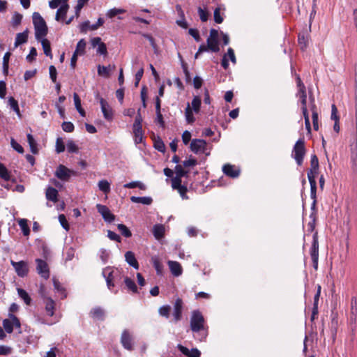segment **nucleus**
Segmentation results:
<instances>
[{"label": "nucleus", "instance_id": "obj_1", "mask_svg": "<svg viewBox=\"0 0 357 357\" xmlns=\"http://www.w3.org/2000/svg\"><path fill=\"white\" fill-rule=\"evenodd\" d=\"M33 23L35 28L36 38L39 40L47 33L46 22L38 13H34L33 14Z\"/></svg>", "mask_w": 357, "mask_h": 357}, {"label": "nucleus", "instance_id": "obj_2", "mask_svg": "<svg viewBox=\"0 0 357 357\" xmlns=\"http://www.w3.org/2000/svg\"><path fill=\"white\" fill-rule=\"evenodd\" d=\"M306 149L304 139H299L294 144L292 151V157L294 158L298 165H302Z\"/></svg>", "mask_w": 357, "mask_h": 357}, {"label": "nucleus", "instance_id": "obj_3", "mask_svg": "<svg viewBox=\"0 0 357 357\" xmlns=\"http://www.w3.org/2000/svg\"><path fill=\"white\" fill-rule=\"evenodd\" d=\"M190 328L194 333H198L204 329V319L202 313L198 310H194L192 312Z\"/></svg>", "mask_w": 357, "mask_h": 357}, {"label": "nucleus", "instance_id": "obj_4", "mask_svg": "<svg viewBox=\"0 0 357 357\" xmlns=\"http://www.w3.org/2000/svg\"><path fill=\"white\" fill-rule=\"evenodd\" d=\"M54 175L63 181H68L70 177L77 175V173L63 165H59L55 171Z\"/></svg>", "mask_w": 357, "mask_h": 357}, {"label": "nucleus", "instance_id": "obj_5", "mask_svg": "<svg viewBox=\"0 0 357 357\" xmlns=\"http://www.w3.org/2000/svg\"><path fill=\"white\" fill-rule=\"evenodd\" d=\"M207 44L209 50L213 52H218L220 51L219 43H218V31L215 29H212L210 31V35L207 38Z\"/></svg>", "mask_w": 357, "mask_h": 357}, {"label": "nucleus", "instance_id": "obj_6", "mask_svg": "<svg viewBox=\"0 0 357 357\" xmlns=\"http://www.w3.org/2000/svg\"><path fill=\"white\" fill-rule=\"evenodd\" d=\"M10 264L15 268V271L18 276L23 278L27 275L29 268L26 261H20L15 262L13 260H10Z\"/></svg>", "mask_w": 357, "mask_h": 357}, {"label": "nucleus", "instance_id": "obj_7", "mask_svg": "<svg viewBox=\"0 0 357 357\" xmlns=\"http://www.w3.org/2000/svg\"><path fill=\"white\" fill-rule=\"evenodd\" d=\"M119 273L118 269H112L110 267H107L102 270V274L103 277L106 280L107 286V287L111 289L112 287L114 286V283L112 282L114 276L116 275Z\"/></svg>", "mask_w": 357, "mask_h": 357}, {"label": "nucleus", "instance_id": "obj_8", "mask_svg": "<svg viewBox=\"0 0 357 357\" xmlns=\"http://www.w3.org/2000/svg\"><path fill=\"white\" fill-rule=\"evenodd\" d=\"M97 98L99 99L101 110L103 114L104 118L107 121L112 120L113 112L112 107L109 106L108 102L105 99L99 97V95H97Z\"/></svg>", "mask_w": 357, "mask_h": 357}, {"label": "nucleus", "instance_id": "obj_9", "mask_svg": "<svg viewBox=\"0 0 357 357\" xmlns=\"http://www.w3.org/2000/svg\"><path fill=\"white\" fill-rule=\"evenodd\" d=\"M96 208L105 221L112 222L114 220L115 215L111 213L107 206L102 204H97Z\"/></svg>", "mask_w": 357, "mask_h": 357}, {"label": "nucleus", "instance_id": "obj_10", "mask_svg": "<svg viewBox=\"0 0 357 357\" xmlns=\"http://www.w3.org/2000/svg\"><path fill=\"white\" fill-rule=\"evenodd\" d=\"M121 342L123 347L129 351L133 349L132 336L128 330H124L121 334Z\"/></svg>", "mask_w": 357, "mask_h": 357}, {"label": "nucleus", "instance_id": "obj_11", "mask_svg": "<svg viewBox=\"0 0 357 357\" xmlns=\"http://www.w3.org/2000/svg\"><path fill=\"white\" fill-rule=\"evenodd\" d=\"M206 147V142L203 139H193L190 143V149L195 153H204Z\"/></svg>", "mask_w": 357, "mask_h": 357}, {"label": "nucleus", "instance_id": "obj_12", "mask_svg": "<svg viewBox=\"0 0 357 357\" xmlns=\"http://www.w3.org/2000/svg\"><path fill=\"white\" fill-rule=\"evenodd\" d=\"M36 262L37 264L36 269L38 273L45 279H47L50 276V271L47 264L45 261L40 259H36Z\"/></svg>", "mask_w": 357, "mask_h": 357}, {"label": "nucleus", "instance_id": "obj_13", "mask_svg": "<svg viewBox=\"0 0 357 357\" xmlns=\"http://www.w3.org/2000/svg\"><path fill=\"white\" fill-rule=\"evenodd\" d=\"M183 301L180 298H177L174 304L173 316L176 322L181 319L182 310H183Z\"/></svg>", "mask_w": 357, "mask_h": 357}, {"label": "nucleus", "instance_id": "obj_14", "mask_svg": "<svg viewBox=\"0 0 357 357\" xmlns=\"http://www.w3.org/2000/svg\"><path fill=\"white\" fill-rule=\"evenodd\" d=\"M311 258L313 261V266L315 269L318 266V257H319V245L317 240H314L311 250H310Z\"/></svg>", "mask_w": 357, "mask_h": 357}, {"label": "nucleus", "instance_id": "obj_15", "mask_svg": "<svg viewBox=\"0 0 357 357\" xmlns=\"http://www.w3.org/2000/svg\"><path fill=\"white\" fill-rule=\"evenodd\" d=\"M177 348L183 354L188 357H200L201 356V352L196 348L189 350L187 347L180 344L177 345Z\"/></svg>", "mask_w": 357, "mask_h": 357}, {"label": "nucleus", "instance_id": "obj_16", "mask_svg": "<svg viewBox=\"0 0 357 357\" xmlns=\"http://www.w3.org/2000/svg\"><path fill=\"white\" fill-rule=\"evenodd\" d=\"M224 174L231 178H237L239 176L240 170L236 169L234 165L227 164L222 167Z\"/></svg>", "mask_w": 357, "mask_h": 357}, {"label": "nucleus", "instance_id": "obj_17", "mask_svg": "<svg viewBox=\"0 0 357 357\" xmlns=\"http://www.w3.org/2000/svg\"><path fill=\"white\" fill-rule=\"evenodd\" d=\"M167 264L174 276H180L183 273L181 265L176 261H168Z\"/></svg>", "mask_w": 357, "mask_h": 357}, {"label": "nucleus", "instance_id": "obj_18", "mask_svg": "<svg viewBox=\"0 0 357 357\" xmlns=\"http://www.w3.org/2000/svg\"><path fill=\"white\" fill-rule=\"evenodd\" d=\"M311 168L307 172V174L311 173L310 176H316L318 174L319 169V160L316 155H312L310 160Z\"/></svg>", "mask_w": 357, "mask_h": 357}, {"label": "nucleus", "instance_id": "obj_19", "mask_svg": "<svg viewBox=\"0 0 357 357\" xmlns=\"http://www.w3.org/2000/svg\"><path fill=\"white\" fill-rule=\"evenodd\" d=\"M125 259L126 262L135 269H139V264L135 258L134 253L131 251H128L125 254Z\"/></svg>", "mask_w": 357, "mask_h": 357}, {"label": "nucleus", "instance_id": "obj_20", "mask_svg": "<svg viewBox=\"0 0 357 357\" xmlns=\"http://www.w3.org/2000/svg\"><path fill=\"white\" fill-rule=\"evenodd\" d=\"M68 9L69 5L68 3L62 4L56 11L55 20L56 21L64 20Z\"/></svg>", "mask_w": 357, "mask_h": 357}, {"label": "nucleus", "instance_id": "obj_21", "mask_svg": "<svg viewBox=\"0 0 357 357\" xmlns=\"http://www.w3.org/2000/svg\"><path fill=\"white\" fill-rule=\"evenodd\" d=\"M45 311L48 316L52 317L54 314L55 303L51 298L44 300Z\"/></svg>", "mask_w": 357, "mask_h": 357}, {"label": "nucleus", "instance_id": "obj_22", "mask_svg": "<svg viewBox=\"0 0 357 357\" xmlns=\"http://www.w3.org/2000/svg\"><path fill=\"white\" fill-rule=\"evenodd\" d=\"M115 69V66L109 65L107 66H102L99 65L98 66V74L100 76L108 77L110 75L112 70Z\"/></svg>", "mask_w": 357, "mask_h": 357}, {"label": "nucleus", "instance_id": "obj_23", "mask_svg": "<svg viewBox=\"0 0 357 357\" xmlns=\"http://www.w3.org/2000/svg\"><path fill=\"white\" fill-rule=\"evenodd\" d=\"M45 195L47 200L54 203L58 201V191L53 187L50 186L47 188Z\"/></svg>", "mask_w": 357, "mask_h": 357}, {"label": "nucleus", "instance_id": "obj_24", "mask_svg": "<svg viewBox=\"0 0 357 357\" xmlns=\"http://www.w3.org/2000/svg\"><path fill=\"white\" fill-rule=\"evenodd\" d=\"M311 173L307 174V178L310 184V197L312 199H316L317 183L314 176H310Z\"/></svg>", "mask_w": 357, "mask_h": 357}, {"label": "nucleus", "instance_id": "obj_25", "mask_svg": "<svg viewBox=\"0 0 357 357\" xmlns=\"http://www.w3.org/2000/svg\"><path fill=\"white\" fill-rule=\"evenodd\" d=\"M130 200L133 203H139V204H142L144 205H150L153 202L152 198L150 197H141L132 196L130 197Z\"/></svg>", "mask_w": 357, "mask_h": 357}, {"label": "nucleus", "instance_id": "obj_26", "mask_svg": "<svg viewBox=\"0 0 357 357\" xmlns=\"http://www.w3.org/2000/svg\"><path fill=\"white\" fill-rule=\"evenodd\" d=\"M91 315L95 319L102 320L105 317V311L101 307H96L91 310Z\"/></svg>", "mask_w": 357, "mask_h": 357}, {"label": "nucleus", "instance_id": "obj_27", "mask_svg": "<svg viewBox=\"0 0 357 357\" xmlns=\"http://www.w3.org/2000/svg\"><path fill=\"white\" fill-rule=\"evenodd\" d=\"M28 39V31L17 34L15 38V46L17 47L23 43H26Z\"/></svg>", "mask_w": 357, "mask_h": 357}, {"label": "nucleus", "instance_id": "obj_28", "mask_svg": "<svg viewBox=\"0 0 357 357\" xmlns=\"http://www.w3.org/2000/svg\"><path fill=\"white\" fill-rule=\"evenodd\" d=\"M133 133L135 142L136 144H139L142 142L143 140V130L142 127H133Z\"/></svg>", "mask_w": 357, "mask_h": 357}, {"label": "nucleus", "instance_id": "obj_29", "mask_svg": "<svg viewBox=\"0 0 357 357\" xmlns=\"http://www.w3.org/2000/svg\"><path fill=\"white\" fill-rule=\"evenodd\" d=\"M40 40L41 41V44H42V46H43L44 54L46 56H50L52 59V52H51V47H50V41L47 39L43 38H41Z\"/></svg>", "mask_w": 357, "mask_h": 357}, {"label": "nucleus", "instance_id": "obj_30", "mask_svg": "<svg viewBox=\"0 0 357 357\" xmlns=\"http://www.w3.org/2000/svg\"><path fill=\"white\" fill-rule=\"evenodd\" d=\"M357 319V297H352L351 301V319L356 321Z\"/></svg>", "mask_w": 357, "mask_h": 357}, {"label": "nucleus", "instance_id": "obj_31", "mask_svg": "<svg viewBox=\"0 0 357 357\" xmlns=\"http://www.w3.org/2000/svg\"><path fill=\"white\" fill-rule=\"evenodd\" d=\"M27 142L30 146V149L32 153L36 154L38 152V149L37 147V143L34 139L33 137L31 134H27Z\"/></svg>", "mask_w": 357, "mask_h": 357}, {"label": "nucleus", "instance_id": "obj_32", "mask_svg": "<svg viewBox=\"0 0 357 357\" xmlns=\"http://www.w3.org/2000/svg\"><path fill=\"white\" fill-rule=\"evenodd\" d=\"M73 98L76 109L81 116H85V111L82 109L80 98L76 93H74Z\"/></svg>", "mask_w": 357, "mask_h": 357}, {"label": "nucleus", "instance_id": "obj_33", "mask_svg": "<svg viewBox=\"0 0 357 357\" xmlns=\"http://www.w3.org/2000/svg\"><path fill=\"white\" fill-rule=\"evenodd\" d=\"M8 105H10V108L13 109V111L15 112L17 115L21 118L22 115L20 111L19 105L17 101L13 98L10 97L8 98Z\"/></svg>", "mask_w": 357, "mask_h": 357}, {"label": "nucleus", "instance_id": "obj_34", "mask_svg": "<svg viewBox=\"0 0 357 357\" xmlns=\"http://www.w3.org/2000/svg\"><path fill=\"white\" fill-rule=\"evenodd\" d=\"M152 264L157 272L158 275H162V270H163V266L160 261L159 259L157 257H153L151 258Z\"/></svg>", "mask_w": 357, "mask_h": 357}, {"label": "nucleus", "instance_id": "obj_35", "mask_svg": "<svg viewBox=\"0 0 357 357\" xmlns=\"http://www.w3.org/2000/svg\"><path fill=\"white\" fill-rule=\"evenodd\" d=\"M153 234L157 239H160L164 235L165 228L162 225H155L153 229Z\"/></svg>", "mask_w": 357, "mask_h": 357}, {"label": "nucleus", "instance_id": "obj_36", "mask_svg": "<svg viewBox=\"0 0 357 357\" xmlns=\"http://www.w3.org/2000/svg\"><path fill=\"white\" fill-rule=\"evenodd\" d=\"M86 41L84 39H81L77 44L75 51L74 53L78 55H82L85 52Z\"/></svg>", "mask_w": 357, "mask_h": 357}, {"label": "nucleus", "instance_id": "obj_37", "mask_svg": "<svg viewBox=\"0 0 357 357\" xmlns=\"http://www.w3.org/2000/svg\"><path fill=\"white\" fill-rule=\"evenodd\" d=\"M123 187L125 188H139L140 190H145L146 188V185L140 181H132L130 183L125 184Z\"/></svg>", "mask_w": 357, "mask_h": 357}, {"label": "nucleus", "instance_id": "obj_38", "mask_svg": "<svg viewBox=\"0 0 357 357\" xmlns=\"http://www.w3.org/2000/svg\"><path fill=\"white\" fill-rule=\"evenodd\" d=\"M17 293L19 296L24 300L26 305H30L31 299L25 290L21 288H17Z\"/></svg>", "mask_w": 357, "mask_h": 357}, {"label": "nucleus", "instance_id": "obj_39", "mask_svg": "<svg viewBox=\"0 0 357 357\" xmlns=\"http://www.w3.org/2000/svg\"><path fill=\"white\" fill-rule=\"evenodd\" d=\"M185 116L187 122L189 123H192L195 121V119L192 114V108L190 107L189 104H188V105L185 108Z\"/></svg>", "mask_w": 357, "mask_h": 357}, {"label": "nucleus", "instance_id": "obj_40", "mask_svg": "<svg viewBox=\"0 0 357 357\" xmlns=\"http://www.w3.org/2000/svg\"><path fill=\"white\" fill-rule=\"evenodd\" d=\"M18 224H19V226L20 227L22 232H23V234L24 236H28L30 233V229H29V227L27 225V221L25 219H20L19 221H18Z\"/></svg>", "mask_w": 357, "mask_h": 357}, {"label": "nucleus", "instance_id": "obj_41", "mask_svg": "<svg viewBox=\"0 0 357 357\" xmlns=\"http://www.w3.org/2000/svg\"><path fill=\"white\" fill-rule=\"evenodd\" d=\"M10 56V52H6L3 58V73L5 75H7L8 73V63L9 59Z\"/></svg>", "mask_w": 357, "mask_h": 357}, {"label": "nucleus", "instance_id": "obj_42", "mask_svg": "<svg viewBox=\"0 0 357 357\" xmlns=\"http://www.w3.org/2000/svg\"><path fill=\"white\" fill-rule=\"evenodd\" d=\"M98 188L100 190L104 193H108L110 191V184L107 180H101L98 182Z\"/></svg>", "mask_w": 357, "mask_h": 357}, {"label": "nucleus", "instance_id": "obj_43", "mask_svg": "<svg viewBox=\"0 0 357 357\" xmlns=\"http://www.w3.org/2000/svg\"><path fill=\"white\" fill-rule=\"evenodd\" d=\"M0 177L5 181H8L10 178V172L2 163H0Z\"/></svg>", "mask_w": 357, "mask_h": 357}, {"label": "nucleus", "instance_id": "obj_44", "mask_svg": "<svg viewBox=\"0 0 357 357\" xmlns=\"http://www.w3.org/2000/svg\"><path fill=\"white\" fill-rule=\"evenodd\" d=\"M118 229L121 233V234L126 237L129 238L132 236V233L130 229L123 224H119L117 225Z\"/></svg>", "mask_w": 357, "mask_h": 357}, {"label": "nucleus", "instance_id": "obj_45", "mask_svg": "<svg viewBox=\"0 0 357 357\" xmlns=\"http://www.w3.org/2000/svg\"><path fill=\"white\" fill-rule=\"evenodd\" d=\"M3 326L5 329V331L8 333H11L13 331V322L12 321V319H4L3 321Z\"/></svg>", "mask_w": 357, "mask_h": 357}, {"label": "nucleus", "instance_id": "obj_46", "mask_svg": "<svg viewBox=\"0 0 357 357\" xmlns=\"http://www.w3.org/2000/svg\"><path fill=\"white\" fill-rule=\"evenodd\" d=\"M124 282H125V284L128 289H130L132 292L137 291V286L132 280L126 277L124 280Z\"/></svg>", "mask_w": 357, "mask_h": 357}, {"label": "nucleus", "instance_id": "obj_47", "mask_svg": "<svg viewBox=\"0 0 357 357\" xmlns=\"http://www.w3.org/2000/svg\"><path fill=\"white\" fill-rule=\"evenodd\" d=\"M154 147L158 151L164 153L165 151V146L162 140L160 138L155 139L154 141Z\"/></svg>", "mask_w": 357, "mask_h": 357}, {"label": "nucleus", "instance_id": "obj_48", "mask_svg": "<svg viewBox=\"0 0 357 357\" xmlns=\"http://www.w3.org/2000/svg\"><path fill=\"white\" fill-rule=\"evenodd\" d=\"M201 106V99L199 96H195L192 101V107L195 112L197 113L199 111Z\"/></svg>", "mask_w": 357, "mask_h": 357}, {"label": "nucleus", "instance_id": "obj_49", "mask_svg": "<svg viewBox=\"0 0 357 357\" xmlns=\"http://www.w3.org/2000/svg\"><path fill=\"white\" fill-rule=\"evenodd\" d=\"M65 151V145L61 137H58L56 141V151L58 153H62Z\"/></svg>", "mask_w": 357, "mask_h": 357}, {"label": "nucleus", "instance_id": "obj_50", "mask_svg": "<svg viewBox=\"0 0 357 357\" xmlns=\"http://www.w3.org/2000/svg\"><path fill=\"white\" fill-rule=\"evenodd\" d=\"M53 284L54 287V289L59 293H61L63 295V297L65 298L66 295L65 294V289L61 285L59 280L56 278H53Z\"/></svg>", "mask_w": 357, "mask_h": 357}, {"label": "nucleus", "instance_id": "obj_51", "mask_svg": "<svg viewBox=\"0 0 357 357\" xmlns=\"http://www.w3.org/2000/svg\"><path fill=\"white\" fill-rule=\"evenodd\" d=\"M175 172H176V176H178L180 178H182L183 176H185L188 174V171L183 169L182 165H177L175 167Z\"/></svg>", "mask_w": 357, "mask_h": 357}, {"label": "nucleus", "instance_id": "obj_52", "mask_svg": "<svg viewBox=\"0 0 357 357\" xmlns=\"http://www.w3.org/2000/svg\"><path fill=\"white\" fill-rule=\"evenodd\" d=\"M126 12V10L124 9H121V8H112V9H110L107 13V16L109 18H112L114 17V16L119 15V14H122V13H124Z\"/></svg>", "mask_w": 357, "mask_h": 357}, {"label": "nucleus", "instance_id": "obj_53", "mask_svg": "<svg viewBox=\"0 0 357 357\" xmlns=\"http://www.w3.org/2000/svg\"><path fill=\"white\" fill-rule=\"evenodd\" d=\"M297 96L299 98V100L301 102L302 107H307V96L306 91L303 90L301 91H298Z\"/></svg>", "mask_w": 357, "mask_h": 357}, {"label": "nucleus", "instance_id": "obj_54", "mask_svg": "<svg viewBox=\"0 0 357 357\" xmlns=\"http://www.w3.org/2000/svg\"><path fill=\"white\" fill-rule=\"evenodd\" d=\"M68 0H51L49 2V6L52 9L56 8L59 5L67 3Z\"/></svg>", "mask_w": 357, "mask_h": 357}, {"label": "nucleus", "instance_id": "obj_55", "mask_svg": "<svg viewBox=\"0 0 357 357\" xmlns=\"http://www.w3.org/2000/svg\"><path fill=\"white\" fill-rule=\"evenodd\" d=\"M61 128L63 131L67 132H72L74 130V125L71 122H63L61 125Z\"/></svg>", "mask_w": 357, "mask_h": 357}, {"label": "nucleus", "instance_id": "obj_56", "mask_svg": "<svg viewBox=\"0 0 357 357\" xmlns=\"http://www.w3.org/2000/svg\"><path fill=\"white\" fill-rule=\"evenodd\" d=\"M10 145L13 149H15L16 151H17L20 153H24V149L23 147L18 144L13 138L10 140Z\"/></svg>", "mask_w": 357, "mask_h": 357}, {"label": "nucleus", "instance_id": "obj_57", "mask_svg": "<svg viewBox=\"0 0 357 357\" xmlns=\"http://www.w3.org/2000/svg\"><path fill=\"white\" fill-rule=\"evenodd\" d=\"M22 15L18 13H15L12 17V24L14 26H18L22 21Z\"/></svg>", "mask_w": 357, "mask_h": 357}, {"label": "nucleus", "instance_id": "obj_58", "mask_svg": "<svg viewBox=\"0 0 357 357\" xmlns=\"http://www.w3.org/2000/svg\"><path fill=\"white\" fill-rule=\"evenodd\" d=\"M198 14L200 17V20L202 22H206L208 20V13L206 10V9H203L201 7H199L198 8Z\"/></svg>", "mask_w": 357, "mask_h": 357}, {"label": "nucleus", "instance_id": "obj_59", "mask_svg": "<svg viewBox=\"0 0 357 357\" xmlns=\"http://www.w3.org/2000/svg\"><path fill=\"white\" fill-rule=\"evenodd\" d=\"M169 311H170V306L163 305L160 307L159 314L162 317L168 318L169 316Z\"/></svg>", "mask_w": 357, "mask_h": 357}, {"label": "nucleus", "instance_id": "obj_60", "mask_svg": "<svg viewBox=\"0 0 357 357\" xmlns=\"http://www.w3.org/2000/svg\"><path fill=\"white\" fill-rule=\"evenodd\" d=\"M181 186H183L181 185V178L175 176L172 179V187L173 189L177 190Z\"/></svg>", "mask_w": 357, "mask_h": 357}, {"label": "nucleus", "instance_id": "obj_61", "mask_svg": "<svg viewBox=\"0 0 357 357\" xmlns=\"http://www.w3.org/2000/svg\"><path fill=\"white\" fill-rule=\"evenodd\" d=\"M59 221L63 229H65L66 231L69 230V225L68 223L66 216L63 214H60L59 215Z\"/></svg>", "mask_w": 357, "mask_h": 357}, {"label": "nucleus", "instance_id": "obj_62", "mask_svg": "<svg viewBox=\"0 0 357 357\" xmlns=\"http://www.w3.org/2000/svg\"><path fill=\"white\" fill-rule=\"evenodd\" d=\"M67 149L70 153H77L78 151L77 146L72 140L67 142Z\"/></svg>", "mask_w": 357, "mask_h": 357}, {"label": "nucleus", "instance_id": "obj_63", "mask_svg": "<svg viewBox=\"0 0 357 357\" xmlns=\"http://www.w3.org/2000/svg\"><path fill=\"white\" fill-rule=\"evenodd\" d=\"M89 0H78L77 4L75 6V16L77 17L79 15L80 10L83 8L84 5Z\"/></svg>", "mask_w": 357, "mask_h": 357}, {"label": "nucleus", "instance_id": "obj_64", "mask_svg": "<svg viewBox=\"0 0 357 357\" xmlns=\"http://www.w3.org/2000/svg\"><path fill=\"white\" fill-rule=\"evenodd\" d=\"M37 56V50L35 47H31L30 50L29 54L26 56V60L29 62L33 61Z\"/></svg>", "mask_w": 357, "mask_h": 357}]
</instances>
